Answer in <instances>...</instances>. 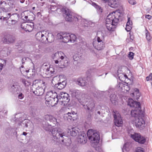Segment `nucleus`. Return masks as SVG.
I'll return each mask as SVG.
<instances>
[{"instance_id": "9b49d317", "label": "nucleus", "mask_w": 152, "mask_h": 152, "mask_svg": "<svg viewBox=\"0 0 152 152\" xmlns=\"http://www.w3.org/2000/svg\"><path fill=\"white\" fill-rule=\"evenodd\" d=\"M136 126L140 129H143L145 126V121L140 116L136 118L134 120Z\"/></svg>"}, {"instance_id": "412c9836", "label": "nucleus", "mask_w": 152, "mask_h": 152, "mask_svg": "<svg viewBox=\"0 0 152 152\" xmlns=\"http://www.w3.org/2000/svg\"><path fill=\"white\" fill-rule=\"evenodd\" d=\"M45 118L46 120L50 121L54 124H57L56 119L52 115H47L45 116Z\"/></svg>"}, {"instance_id": "e433bc0d", "label": "nucleus", "mask_w": 152, "mask_h": 152, "mask_svg": "<svg viewBox=\"0 0 152 152\" xmlns=\"http://www.w3.org/2000/svg\"><path fill=\"white\" fill-rule=\"evenodd\" d=\"M96 150L97 152H103L101 147L100 146H97L95 147Z\"/></svg>"}, {"instance_id": "ddd939ff", "label": "nucleus", "mask_w": 152, "mask_h": 152, "mask_svg": "<svg viewBox=\"0 0 152 152\" xmlns=\"http://www.w3.org/2000/svg\"><path fill=\"white\" fill-rule=\"evenodd\" d=\"M69 33H60L58 34L57 36L60 40L65 43H67L69 42L70 38Z\"/></svg>"}, {"instance_id": "a211bd4d", "label": "nucleus", "mask_w": 152, "mask_h": 152, "mask_svg": "<svg viewBox=\"0 0 152 152\" xmlns=\"http://www.w3.org/2000/svg\"><path fill=\"white\" fill-rule=\"evenodd\" d=\"M114 117L115 125L118 127L121 126L122 124L123 121L120 114L119 113H115Z\"/></svg>"}, {"instance_id": "f3484780", "label": "nucleus", "mask_w": 152, "mask_h": 152, "mask_svg": "<svg viewBox=\"0 0 152 152\" xmlns=\"http://www.w3.org/2000/svg\"><path fill=\"white\" fill-rule=\"evenodd\" d=\"M102 2L108 5L112 8H116L118 6V0H101Z\"/></svg>"}, {"instance_id": "c756f323", "label": "nucleus", "mask_w": 152, "mask_h": 152, "mask_svg": "<svg viewBox=\"0 0 152 152\" xmlns=\"http://www.w3.org/2000/svg\"><path fill=\"white\" fill-rule=\"evenodd\" d=\"M124 85L125 84L122 83H119L117 85L116 88L119 91L124 92V91L123 88Z\"/></svg>"}, {"instance_id": "79ce46f5", "label": "nucleus", "mask_w": 152, "mask_h": 152, "mask_svg": "<svg viewBox=\"0 0 152 152\" xmlns=\"http://www.w3.org/2000/svg\"><path fill=\"white\" fill-rule=\"evenodd\" d=\"M24 97V95L21 93H19L18 95V97L19 99H22Z\"/></svg>"}, {"instance_id": "cd10ccee", "label": "nucleus", "mask_w": 152, "mask_h": 152, "mask_svg": "<svg viewBox=\"0 0 152 152\" xmlns=\"http://www.w3.org/2000/svg\"><path fill=\"white\" fill-rule=\"evenodd\" d=\"M110 100L112 104L114 105H116L117 104V98L116 95L114 94H113L112 93L111 95L110 96Z\"/></svg>"}, {"instance_id": "09e8293b", "label": "nucleus", "mask_w": 152, "mask_h": 152, "mask_svg": "<svg viewBox=\"0 0 152 152\" xmlns=\"http://www.w3.org/2000/svg\"><path fill=\"white\" fill-rule=\"evenodd\" d=\"M114 90L113 88L110 89V90H109L108 91H105L106 93H112V92H113Z\"/></svg>"}, {"instance_id": "774afa93", "label": "nucleus", "mask_w": 152, "mask_h": 152, "mask_svg": "<svg viewBox=\"0 0 152 152\" xmlns=\"http://www.w3.org/2000/svg\"><path fill=\"white\" fill-rule=\"evenodd\" d=\"M7 110H6V111H5V112L4 113H5V114H7Z\"/></svg>"}, {"instance_id": "8fccbe9b", "label": "nucleus", "mask_w": 152, "mask_h": 152, "mask_svg": "<svg viewBox=\"0 0 152 152\" xmlns=\"http://www.w3.org/2000/svg\"><path fill=\"white\" fill-rule=\"evenodd\" d=\"M151 16L150 15H146L145 16V18H147L149 20H150L151 18Z\"/></svg>"}, {"instance_id": "f704fd0d", "label": "nucleus", "mask_w": 152, "mask_h": 152, "mask_svg": "<svg viewBox=\"0 0 152 152\" xmlns=\"http://www.w3.org/2000/svg\"><path fill=\"white\" fill-rule=\"evenodd\" d=\"M146 37L148 41H150L151 39V37L150 36V34L148 31L146 30L145 32Z\"/></svg>"}, {"instance_id": "f257e3e1", "label": "nucleus", "mask_w": 152, "mask_h": 152, "mask_svg": "<svg viewBox=\"0 0 152 152\" xmlns=\"http://www.w3.org/2000/svg\"><path fill=\"white\" fill-rule=\"evenodd\" d=\"M45 103L48 106H55L57 103L63 106L67 105L70 101L69 94L66 93L60 92L58 96L57 93L53 94L52 91L48 92L45 96Z\"/></svg>"}, {"instance_id": "3c124183", "label": "nucleus", "mask_w": 152, "mask_h": 152, "mask_svg": "<svg viewBox=\"0 0 152 152\" xmlns=\"http://www.w3.org/2000/svg\"><path fill=\"white\" fill-rule=\"evenodd\" d=\"M12 22V24H15L17 22V20L16 19H12L11 20Z\"/></svg>"}, {"instance_id": "aec40b11", "label": "nucleus", "mask_w": 152, "mask_h": 152, "mask_svg": "<svg viewBox=\"0 0 152 152\" xmlns=\"http://www.w3.org/2000/svg\"><path fill=\"white\" fill-rule=\"evenodd\" d=\"M77 114L74 111H72L71 112H68L64 115V118L65 119L68 121L74 120V116Z\"/></svg>"}, {"instance_id": "0e129e2a", "label": "nucleus", "mask_w": 152, "mask_h": 152, "mask_svg": "<svg viewBox=\"0 0 152 152\" xmlns=\"http://www.w3.org/2000/svg\"><path fill=\"white\" fill-rule=\"evenodd\" d=\"M25 127H28V124L26 123V122L25 123Z\"/></svg>"}, {"instance_id": "39448f33", "label": "nucleus", "mask_w": 152, "mask_h": 152, "mask_svg": "<svg viewBox=\"0 0 152 152\" xmlns=\"http://www.w3.org/2000/svg\"><path fill=\"white\" fill-rule=\"evenodd\" d=\"M53 58L56 64H58V66L61 68L66 67L68 65V59L62 52L56 53L53 56Z\"/></svg>"}, {"instance_id": "9d476101", "label": "nucleus", "mask_w": 152, "mask_h": 152, "mask_svg": "<svg viewBox=\"0 0 152 152\" xmlns=\"http://www.w3.org/2000/svg\"><path fill=\"white\" fill-rule=\"evenodd\" d=\"M93 44L94 48L98 50H101L104 47V44L99 37H97V39L94 40Z\"/></svg>"}, {"instance_id": "864d4df0", "label": "nucleus", "mask_w": 152, "mask_h": 152, "mask_svg": "<svg viewBox=\"0 0 152 152\" xmlns=\"http://www.w3.org/2000/svg\"><path fill=\"white\" fill-rule=\"evenodd\" d=\"M44 4V2H38V4L40 6H43Z\"/></svg>"}, {"instance_id": "f8f14e48", "label": "nucleus", "mask_w": 152, "mask_h": 152, "mask_svg": "<svg viewBox=\"0 0 152 152\" xmlns=\"http://www.w3.org/2000/svg\"><path fill=\"white\" fill-rule=\"evenodd\" d=\"M130 136L135 141L141 144H144L145 142V138L141 136L140 134L134 133L133 134H131Z\"/></svg>"}, {"instance_id": "bf43d9fd", "label": "nucleus", "mask_w": 152, "mask_h": 152, "mask_svg": "<svg viewBox=\"0 0 152 152\" xmlns=\"http://www.w3.org/2000/svg\"><path fill=\"white\" fill-rule=\"evenodd\" d=\"M32 112H34L35 110H37V108L35 107H33L32 108Z\"/></svg>"}, {"instance_id": "bb28decb", "label": "nucleus", "mask_w": 152, "mask_h": 152, "mask_svg": "<svg viewBox=\"0 0 152 152\" xmlns=\"http://www.w3.org/2000/svg\"><path fill=\"white\" fill-rule=\"evenodd\" d=\"M66 84V82L63 81L61 82H58L57 84L55 85V86L58 89L61 90L65 87Z\"/></svg>"}, {"instance_id": "052dcab7", "label": "nucleus", "mask_w": 152, "mask_h": 152, "mask_svg": "<svg viewBox=\"0 0 152 152\" xmlns=\"http://www.w3.org/2000/svg\"><path fill=\"white\" fill-rule=\"evenodd\" d=\"M19 1L20 3H23L24 2L25 0H19Z\"/></svg>"}, {"instance_id": "4c0bfd02", "label": "nucleus", "mask_w": 152, "mask_h": 152, "mask_svg": "<svg viewBox=\"0 0 152 152\" xmlns=\"http://www.w3.org/2000/svg\"><path fill=\"white\" fill-rule=\"evenodd\" d=\"M134 53L132 52H130L128 54V57L129 59L132 60L134 58Z\"/></svg>"}, {"instance_id": "b1692460", "label": "nucleus", "mask_w": 152, "mask_h": 152, "mask_svg": "<svg viewBox=\"0 0 152 152\" xmlns=\"http://www.w3.org/2000/svg\"><path fill=\"white\" fill-rule=\"evenodd\" d=\"M78 129V128L76 127L73 128L71 129H69L70 135L72 136H76L79 132Z\"/></svg>"}, {"instance_id": "dca6fc26", "label": "nucleus", "mask_w": 152, "mask_h": 152, "mask_svg": "<svg viewBox=\"0 0 152 152\" xmlns=\"http://www.w3.org/2000/svg\"><path fill=\"white\" fill-rule=\"evenodd\" d=\"M2 41L5 44L12 43L14 42L15 38L9 34H7L2 39Z\"/></svg>"}, {"instance_id": "1a4fd4ad", "label": "nucleus", "mask_w": 152, "mask_h": 152, "mask_svg": "<svg viewBox=\"0 0 152 152\" xmlns=\"http://www.w3.org/2000/svg\"><path fill=\"white\" fill-rule=\"evenodd\" d=\"M87 134L88 139L92 142L99 143L100 139L99 135L96 131L91 129H89L88 131Z\"/></svg>"}, {"instance_id": "20e7f679", "label": "nucleus", "mask_w": 152, "mask_h": 152, "mask_svg": "<svg viewBox=\"0 0 152 152\" xmlns=\"http://www.w3.org/2000/svg\"><path fill=\"white\" fill-rule=\"evenodd\" d=\"M119 16L115 12L111 13L108 15L105 20V25L108 31H114L117 24Z\"/></svg>"}, {"instance_id": "338daca9", "label": "nucleus", "mask_w": 152, "mask_h": 152, "mask_svg": "<svg viewBox=\"0 0 152 152\" xmlns=\"http://www.w3.org/2000/svg\"><path fill=\"white\" fill-rule=\"evenodd\" d=\"M29 70H26L25 71H26V72H29Z\"/></svg>"}, {"instance_id": "6e6552de", "label": "nucleus", "mask_w": 152, "mask_h": 152, "mask_svg": "<svg viewBox=\"0 0 152 152\" xmlns=\"http://www.w3.org/2000/svg\"><path fill=\"white\" fill-rule=\"evenodd\" d=\"M46 87V84L42 81L39 83H37L34 85L32 88V91L37 96L42 95L44 93Z\"/></svg>"}, {"instance_id": "423d86ee", "label": "nucleus", "mask_w": 152, "mask_h": 152, "mask_svg": "<svg viewBox=\"0 0 152 152\" xmlns=\"http://www.w3.org/2000/svg\"><path fill=\"white\" fill-rule=\"evenodd\" d=\"M49 33L47 31H42L37 32L35 35V38L38 41L46 43L47 42H51L53 41L54 38L53 35L50 34L51 36V39L49 38Z\"/></svg>"}, {"instance_id": "72a5a7b5", "label": "nucleus", "mask_w": 152, "mask_h": 152, "mask_svg": "<svg viewBox=\"0 0 152 152\" xmlns=\"http://www.w3.org/2000/svg\"><path fill=\"white\" fill-rule=\"evenodd\" d=\"M129 143L127 142L124 145L122 149L123 152H124V151H128L129 150Z\"/></svg>"}, {"instance_id": "37998d69", "label": "nucleus", "mask_w": 152, "mask_h": 152, "mask_svg": "<svg viewBox=\"0 0 152 152\" xmlns=\"http://www.w3.org/2000/svg\"><path fill=\"white\" fill-rule=\"evenodd\" d=\"M132 28V26L129 25H126V30L128 32L130 31Z\"/></svg>"}, {"instance_id": "58836bf2", "label": "nucleus", "mask_w": 152, "mask_h": 152, "mask_svg": "<svg viewBox=\"0 0 152 152\" xmlns=\"http://www.w3.org/2000/svg\"><path fill=\"white\" fill-rule=\"evenodd\" d=\"M127 84H128L126 83V84H125L124 87L123 89L124 92H125V91H127L130 90L129 87Z\"/></svg>"}, {"instance_id": "a18cd8bd", "label": "nucleus", "mask_w": 152, "mask_h": 152, "mask_svg": "<svg viewBox=\"0 0 152 152\" xmlns=\"http://www.w3.org/2000/svg\"><path fill=\"white\" fill-rule=\"evenodd\" d=\"M0 63L5 66L6 64V61L4 59H0Z\"/></svg>"}, {"instance_id": "4be33fe9", "label": "nucleus", "mask_w": 152, "mask_h": 152, "mask_svg": "<svg viewBox=\"0 0 152 152\" xmlns=\"http://www.w3.org/2000/svg\"><path fill=\"white\" fill-rule=\"evenodd\" d=\"M117 75L118 78L122 82L124 81L126 78H127V76L125 74H123L122 72H121V71L119 70L117 71Z\"/></svg>"}, {"instance_id": "c03bdc74", "label": "nucleus", "mask_w": 152, "mask_h": 152, "mask_svg": "<svg viewBox=\"0 0 152 152\" xmlns=\"http://www.w3.org/2000/svg\"><path fill=\"white\" fill-rule=\"evenodd\" d=\"M126 25L132 26V22L130 21V18H129L128 19V21L126 23Z\"/></svg>"}, {"instance_id": "49530a36", "label": "nucleus", "mask_w": 152, "mask_h": 152, "mask_svg": "<svg viewBox=\"0 0 152 152\" xmlns=\"http://www.w3.org/2000/svg\"><path fill=\"white\" fill-rule=\"evenodd\" d=\"M152 73H151L149 75L146 77V80L147 81H148L152 79Z\"/></svg>"}, {"instance_id": "7c9ffc66", "label": "nucleus", "mask_w": 152, "mask_h": 152, "mask_svg": "<svg viewBox=\"0 0 152 152\" xmlns=\"http://www.w3.org/2000/svg\"><path fill=\"white\" fill-rule=\"evenodd\" d=\"M77 82L79 85L81 86H84L86 85L85 80L82 78L78 79L77 80Z\"/></svg>"}, {"instance_id": "2f4dec72", "label": "nucleus", "mask_w": 152, "mask_h": 152, "mask_svg": "<svg viewBox=\"0 0 152 152\" xmlns=\"http://www.w3.org/2000/svg\"><path fill=\"white\" fill-rule=\"evenodd\" d=\"M18 15L17 13L13 14L11 15V19H16V20H17L18 18ZM10 17V13H8V14L7 15V17L5 18H8Z\"/></svg>"}, {"instance_id": "4d7b16f0", "label": "nucleus", "mask_w": 152, "mask_h": 152, "mask_svg": "<svg viewBox=\"0 0 152 152\" xmlns=\"http://www.w3.org/2000/svg\"><path fill=\"white\" fill-rule=\"evenodd\" d=\"M23 66H22L20 68V71L22 73H24V71H25L24 70H21V69H23Z\"/></svg>"}, {"instance_id": "69168bd1", "label": "nucleus", "mask_w": 152, "mask_h": 152, "mask_svg": "<svg viewBox=\"0 0 152 152\" xmlns=\"http://www.w3.org/2000/svg\"><path fill=\"white\" fill-rule=\"evenodd\" d=\"M70 22H74V23H76L77 22H78V23H79V22H78V21H75V20H73L72 21H70Z\"/></svg>"}, {"instance_id": "7ed1b4c3", "label": "nucleus", "mask_w": 152, "mask_h": 152, "mask_svg": "<svg viewBox=\"0 0 152 152\" xmlns=\"http://www.w3.org/2000/svg\"><path fill=\"white\" fill-rule=\"evenodd\" d=\"M65 14L66 15L65 19L67 21H78L79 22L78 24L82 25L84 26L92 27L94 25V24L91 21H88L85 19H82L81 16L77 15L69 10H65Z\"/></svg>"}, {"instance_id": "2eb2a0df", "label": "nucleus", "mask_w": 152, "mask_h": 152, "mask_svg": "<svg viewBox=\"0 0 152 152\" xmlns=\"http://www.w3.org/2000/svg\"><path fill=\"white\" fill-rule=\"evenodd\" d=\"M44 69H46L45 73L48 75V77L52 76V74L55 71V69L51 66L45 64L43 65Z\"/></svg>"}, {"instance_id": "6ab92c4d", "label": "nucleus", "mask_w": 152, "mask_h": 152, "mask_svg": "<svg viewBox=\"0 0 152 152\" xmlns=\"http://www.w3.org/2000/svg\"><path fill=\"white\" fill-rule=\"evenodd\" d=\"M78 142L83 144H84L86 142L87 139L86 134L83 132H82L78 137Z\"/></svg>"}, {"instance_id": "c9c22d12", "label": "nucleus", "mask_w": 152, "mask_h": 152, "mask_svg": "<svg viewBox=\"0 0 152 152\" xmlns=\"http://www.w3.org/2000/svg\"><path fill=\"white\" fill-rule=\"evenodd\" d=\"M136 152H145L144 149L140 147L137 148L135 150Z\"/></svg>"}, {"instance_id": "6e6d98bb", "label": "nucleus", "mask_w": 152, "mask_h": 152, "mask_svg": "<svg viewBox=\"0 0 152 152\" xmlns=\"http://www.w3.org/2000/svg\"><path fill=\"white\" fill-rule=\"evenodd\" d=\"M60 77V76H57L54 77L53 78V80H54L56 79H58V78H59Z\"/></svg>"}, {"instance_id": "a19ab883", "label": "nucleus", "mask_w": 152, "mask_h": 152, "mask_svg": "<svg viewBox=\"0 0 152 152\" xmlns=\"http://www.w3.org/2000/svg\"><path fill=\"white\" fill-rule=\"evenodd\" d=\"M51 10L53 11H54L58 9L57 7L55 5H51L50 6Z\"/></svg>"}, {"instance_id": "473e14b6", "label": "nucleus", "mask_w": 152, "mask_h": 152, "mask_svg": "<svg viewBox=\"0 0 152 152\" xmlns=\"http://www.w3.org/2000/svg\"><path fill=\"white\" fill-rule=\"evenodd\" d=\"M69 41L72 42H74L76 40V37L75 35L73 34L69 33Z\"/></svg>"}, {"instance_id": "5fc2aeb1", "label": "nucleus", "mask_w": 152, "mask_h": 152, "mask_svg": "<svg viewBox=\"0 0 152 152\" xmlns=\"http://www.w3.org/2000/svg\"><path fill=\"white\" fill-rule=\"evenodd\" d=\"M4 66H5V65H3V64L0 63V71H1L2 69V68Z\"/></svg>"}, {"instance_id": "680f3d73", "label": "nucleus", "mask_w": 152, "mask_h": 152, "mask_svg": "<svg viewBox=\"0 0 152 152\" xmlns=\"http://www.w3.org/2000/svg\"><path fill=\"white\" fill-rule=\"evenodd\" d=\"M27 134V133L26 132H24L23 133V134L24 135L26 136Z\"/></svg>"}, {"instance_id": "393cba45", "label": "nucleus", "mask_w": 152, "mask_h": 152, "mask_svg": "<svg viewBox=\"0 0 152 152\" xmlns=\"http://www.w3.org/2000/svg\"><path fill=\"white\" fill-rule=\"evenodd\" d=\"M134 92L131 94L132 96L133 97V98L135 100H138L140 96V94L139 92V90L137 88L134 89Z\"/></svg>"}, {"instance_id": "5701e85b", "label": "nucleus", "mask_w": 152, "mask_h": 152, "mask_svg": "<svg viewBox=\"0 0 152 152\" xmlns=\"http://www.w3.org/2000/svg\"><path fill=\"white\" fill-rule=\"evenodd\" d=\"M94 107V103L92 100L89 101L86 106L84 107L85 108L91 111H92Z\"/></svg>"}, {"instance_id": "13d9d810", "label": "nucleus", "mask_w": 152, "mask_h": 152, "mask_svg": "<svg viewBox=\"0 0 152 152\" xmlns=\"http://www.w3.org/2000/svg\"><path fill=\"white\" fill-rule=\"evenodd\" d=\"M1 9H2V10L4 12H6L7 11V10L6 9V8H4H4L1 7Z\"/></svg>"}, {"instance_id": "f03ea898", "label": "nucleus", "mask_w": 152, "mask_h": 152, "mask_svg": "<svg viewBox=\"0 0 152 152\" xmlns=\"http://www.w3.org/2000/svg\"><path fill=\"white\" fill-rule=\"evenodd\" d=\"M44 129L46 131L51 132L54 140H56L59 139V142L64 145L67 146L70 144L68 141L70 140L68 138L63 139L64 136H65L64 132L58 130L57 128H53L51 125L46 123L43 126Z\"/></svg>"}, {"instance_id": "0eeeda50", "label": "nucleus", "mask_w": 152, "mask_h": 152, "mask_svg": "<svg viewBox=\"0 0 152 152\" xmlns=\"http://www.w3.org/2000/svg\"><path fill=\"white\" fill-rule=\"evenodd\" d=\"M128 104L130 107H134L131 111L132 116L134 117V119L140 116L139 113L141 109L140 103L139 102L134 101L131 99H129Z\"/></svg>"}, {"instance_id": "603ef678", "label": "nucleus", "mask_w": 152, "mask_h": 152, "mask_svg": "<svg viewBox=\"0 0 152 152\" xmlns=\"http://www.w3.org/2000/svg\"><path fill=\"white\" fill-rule=\"evenodd\" d=\"M26 57H24L22 58V62L23 64L25 62L26 60Z\"/></svg>"}, {"instance_id": "4468645a", "label": "nucleus", "mask_w": 152, "mask_h": 152, "mask_svg": "<svg viewBox=\"0 0 152 152\" xmlns=\"http://www.w3.org/2000/svg\"><path fill=\"white\" fill-rule=\"evenodd\" d=\"M21 28L26 31L31 32L34 28V25L33 23H28L26 22L22 23L21 25Z\"/></svg>"}, {"instance_id": "e2e57ef3", "label": "nucleus", "mask_w": 152, "mask_h": 152, "mask_svg": "<svg viewBox=\"0 0 152 152\" xmlns=\"http://www.w3.org/2000/svg\"><path fill=\"white\" fill-rule=\"evenodd\" d=\"M6 4V3L5 1L2 2V1H1L0 2V4Z\"/></svg>"}, {"instance_id": "a878e982", "label": "nucleus", "mask_w": 152, "mask_h": 152, "mask_svg": "<svg viewBox=\"0 0 152 152\" xmlns=\"http://www.w3.org/2000/svg\"><path fill=\"white\" fill-rule=\"evenodd\" d=\"M20 81L26 87H28L31 84V82L29 80L25 78H21Z\"/></svg>"}, {"instance_id": "c85d7f7f", "label": "nucleus", "mask_w": 152, "mask_h": 152, "mask_svg": "<svg viewBox=\"0 0 152 152\" xmlns=\"http://www.w3.org/2000/svg\"><path fill=\"white\" fill-rule=\"evenodd\" d=\"M91 4L96 9L98 12H102V9L100 6L93 2H91Z\"/></svg>"}, {"instance_id": "ea45409f", "label": "nucleus", "mask_w": 152, "mask_h": 152, "mask_svg": "<svg viewBox=\"0 0 152 152\" xmlns=\"http://www.w3.org/2000/svg\"><path fill=\"white\" fill-rule=\"evenodd\" d=\"M73 58L75 61H77L80 59L79 57L77 54L74 55L73 56Z\"/></svg>"}, {"instance_id": "de8ad7c7", "label": "nucleus", "mask_w": 152, "mask_h": 152, "mask_svg": "<svg viewBox=\"0 0 152 152\" xmlns=\"http://www.w3.org/2000/svg\"><path fill=\"white\" fill-rule=\"evenodd\" d=\"M129 3L132 5H134L136 4V2L134 0H129Z\"/></svg>"}]
</instances>
